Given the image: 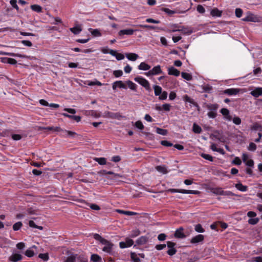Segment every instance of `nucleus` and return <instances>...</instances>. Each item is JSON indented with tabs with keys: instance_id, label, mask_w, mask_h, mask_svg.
<instances>
[{
	"instance_id": "obj_1",
	"label": "nucleus",
	"mask_w": 262,
	"mask_h": 262,
	"mask_svg": "<svg viewBox=\"0 0 262 262\" xmlns=\"http://www.w3.org/2000/svg\"><path fill=\"white\" fill-rule=\"evenodd\" d=\"M134 80L143 86L147 91H151L149 82L144 78L141 76H137L134 78Z\"/></svg>"
},
{
	"instance_id": "obj_2",
	"label": "nucleus",
	"mask_w": 262,
	"mask_h": 262,
	"mask_svg": "<svg viewBox=\"0 0 262 262\" xmlns=\"http://www.w3.org/2000/svg\"><path fill=\"white\" fill-rule=\"evenodd\" d=\"M211 192L216 195L233 196L234 193L230 191H224L221 187H215L211 189Z\"/></svg>"
},
{
	"instance_id": "obj_3",
	"label": "nucleus",
	"mask_w": 262,
	"mask_h": 262,
	"mask_svg": "<svg viewBox=\"0 0 262 262\" xmlns=\"http://www.w3.org/2000/svg\"><path fill=\"white\" fill-rule=\"evenodd\" d=\"M63 262H76V254L68 251L67 256L62 258Z\"/></svg>"
},
{
	"instance_id": "obj_4",
	"label": "nucleus",
	"mask_w": 262,
	"mask_h": 262,
	"mask_svg": "<svg viewBox=\"0 0 262 262\" xmlns=\"http://www.w3.org/2000/svg\"><path fill=\"white\" fill-rule=\"evenodd\" d=\"M102 244L104 245V247L102 248V250L104 252L110 254L112 253L113 247L114 246L112 243L106 239V242L102 243Z\"/></svg>"
},
{
	"instance_id": "obj_5",
	"label": "nucleus",
	"mask_w": 262,
	"mask_h": 262,
	"mask_svg": "<svg viewBox=\"0 0 262 262\" xmlns=\"http://www.w3.org/2000/svg\"><path fill=\"white\" fill-rule=\"evenodd\" d=\"M167 245L168 248V250L167 251V254L170 256H172L175 254L177 252V250L174 248L176 244L171 242H167Z\"/></svg>"
},
{
	"instance_id": "obj_6",
	"label": "nucleus",
	"mask_w": 262,
	"mask_h": 262,
	"mask_svg": "<svg viewBox=\"0 0 262 262\" xmlns=\"http://www.w3.org/2000/svg\"><path fill=\"white\" fill-rule=\"evenodd\" d=\"M244 21L257 22L258 17L251 12H248L247 15L242 19Z\"/></svg>"
},
{
	"instance_id": "obj_7",
	"label": "nucleus",
	"mask_w": 262,
	"mask_h": 262,
	"mask_svg": "<svg viewBox=\"0 0 262 262\" xmlns=\"http://www.w3.org/2000/svg\"><path fill=\"white\" fill-rule=\"evenodd\" d=\"M134 244V241L130 238H127L125 242H121L119 243L121 248H126L131 247Z\"/></svg>"
},
{
	"instance_id": "obj_8",
	"label": "nucleus",
	"mask_w": 262,
	"mask_h": 262,
	"mask_svg": "<svg viewBox=\"0 0 262 262\" xmlns=\"http://www.w3.org/2000/svg\"><path fill=\"white\" fill-rule=\"evenodd\" d=\"M184 229L183 227H180L177 229L174 233V237L177 238H184L186 237V235L183 232Z\"/></svg>"
},
{
	"instance_id": "obj_9",
	"label": "nucleus",
	"mask_w": 262,
	"mask_h": 262,
	"mask_svg": "<svg viewBox=\"0 0 262 262\" xmlns=\"http://www.w3.org/2000/svg\"><path fill=\"white\" fill-rule=\"evenodd\" d=\"M105 115L107 118L112 119H116L118 120H120L121 118H123V116L119 113H113L111 112H107V113H106Z\"/></svg>"
},
{
	"instance_id": "obj_10",
	"label": "nucleus",
	"mask_w": 262,
	"mask_h": 262,
	"mask_svg": "<svg viewBox=\"0 0 262 262\" xmlns=\"http://www.w3.org/2000/svg\"><path fill=\"white\" fill-rule=\"evenodd\" d=\"M23 256L20 254L14 253L9 257V260L12 262H17L21 260Z\"/></svg>"
},
{
	"instance_id": "obj_11",
	"label": "nucleus",
	"mask_w": 262,
	"mask_h": 262,
	"mask_svg": "<svg viewBox=\"0 0 262 262\" xmlns=\"http://www.w3.org/2000/svg\"><path fill=\"white\" fill-rule=\"evenodd\" d=\"M183 100L186 103H189L190 104H192L193 106L197 107H199L198 103L196 102H195L193 99L190 98L187 95H185L183 96Z\"/></svg>"
},
{
	"instance_id": "obj_12",
	"label": "nucleus",
	"mask_w": 262,
	"mask_h": 262,
	"mask_svg": "<svg viewBox=\"0 0 262 262\" xmlns=\"http://www.w3.org/2000/svg\"><path fill=\"white\" fill-rule=\"evenodd\" d=\"M117 88L120 89H126V85L122 81H116L113 83L112 88L114 90H116Z\"/></svg>"
},
{
	"instance_id": "obj_13",
	"label": "nucleus",
	"mask_w": 262,
	"mask_h": 262,
	"mask_svg": "<svg viewBox=\"0 0 262 262\" xmlns=\"http://www.w3.org/2000/svg\"><path fill=\"white\" fill-rule=\"evenodd\" d=\"M220 113L224 116L225 119L228 121L232 119L231 116L230 115V111L226 108H223L220 110Z\"/></svg>"
},
{
	"instance_id": "obj_14",
	"label": "nucleus",
	"mask_w": 262,
	"mask_h": 262,
	"mask_svg": "<svg viewBox=\"0 0 262 262\" xmlns=\"http://www.w3.org/2000/svg\"><path fill=\"white\" fill-rule=\"evenodd\" d=\"M204 239V236L203 235L199 234L194 237H193L190 241V243L191 244H198L200 242L203 241Z\"/></svg>"
},
{
	"instance_id": "obj_15",
	"label": "nucleus",
	"mask_w": 262,
	"mask_h": 262,
	"mask_svg": "<svg viewBox=\"0 0 262 262\" xmlns=\"http://www.w3.org/2000/svg\"><path fill=\"white\" fill-rule=\"evenodd\" d=\"M250 94L254 97H258L262 95V88H256L251 91Z\"/></svg>"
},
{
	"instance_id": "obj_16",
	"label": "nucleus",
	"mask_w": 262,
	"mask_h": 262,
	"mask_svg": "<svg viewBox=\"0 0 262 262\" xmlns=\"http://www.w3.org/2000/svg\"><path fill=\"white\" fill-rule=\"evenodd\" d=\"M134 31H135L132 29H123L119 31V32H118V34L120 36L124 35H132L133 34Z\"/></svg>"
},
{
	"instance_id": "obj_17",
	"label": "nucleus",
	"mask_w": 262,
	"mask_h": 262,
	"mask_svg": "<svg viewBox=\"0 0 262 262\" xmlns=\"http://www.w3.org/2000/svg\"><path fill=\"white\" fill-rule=\"evenodd\" d=\"M155 169L162 174H166L168 172L167 167L165 165L157 166Z\"/></svg>"
},
{
	"instance_id": "obj_18",
	"label": "nucleus",
	"mask_w": 262,
	"mask_h": 262,
	"mask_svg": "<svg viewBox=\"0 0 262 262\" xmlns=\"http://www.w3.org/2000/svg\"><path fill=\"white\" fill-rule=\"evenodd\" d=\"M76 262H88V258L84 254H76Z\"/></svg>"
},
{
	"instance_id": "obj_19",
	"label": "nucleus",
	"mask_w": 262,
	"mask_h": 262,
	"mask_svg": "<svg viewBox=\"0 0 262 262\" xmlns=\"http://www.w3.org/2000/svg\"><path fill=\"white\" fill-rule=\"evenodd\" d=\"M239 92V90L237 89L231 88L228 89L224 91V93L229 96L235 95Z\"/></svg>"
},
{
	"instance_id": "obj_20",
	"label": "nucleus",
	"mask_w": 262,
	"mask_h": 262,
	"mask_svg": "<svg viewBox=\"0 0 262 262\" xmlns=\"http://www.w3.org/2000/svg\"><path fill=\"white\" fill-rule=\"evenodd\" d=\"M168 74L169 75L178 76L180 75V72L174 67H171L168 69Z\"/></svg>"
},
{
	"instance_id": "obj_21",
	"label": "nucleus",
	"mask_w": 262,
	"mask_h": 262,
	"mask_svg": "<svg viewBox=\"0 0 262 262\" xmlns=\"http://www.w3.org/2000/svg\"><path fill=\"white\" fill-rule=\"evenodd\" d=\"M125 56L129 60L133 61L136 60L139 57L138 54L133 53H126Z\"/></svg>"
},
{
	"instance_id": "obj_22",
	"label": "nucleus",
	"mask_w": 262,
	"mask_h": 262,
	"mask_svg": "<svg viewBox=\"0 0 262 262\" xmlns=\"http://www.w3.org/2000/svg\"><path fill=\"white\" fill-rule=\"evenodd\" d=\"M222 14V11L219 10L216 8H214L211 10L210 14L213 17H221Z\"/></svg>"
},
{
	"instance_id": "obj_23",
	"label": "nucleus",
	"mask_w": 262,
	"mask_h": 262,
	"mask_svg": "<svg viewBox=\"0 0 262 262\" xmlns=\"http://www.w3.org/2000/svg\"><path fill=\"white\" fill-rule=\"evenodd\" d=\"M107 174H111L112 177L111 178V180H114V181H118V178H123V176L118 173H115L112 171H108L107 172Z\"/></svg>"
},
{
	"instance_id": "obj_24",
	"label": "nucleus",
	"mask_w": 262,
	"mask_h": 262,
	"mask_svg": "<svg viewBox=\"0 0 262 262\" xmlns=\"http://www.w3.org/2000/svg\"><path fill=\"white\" fill-rule=\"evenodd\" d=\"M148 237L146 236H142L138 238L136 241V243L138 245H142L146 243L148 241Z\"/></svg>"
},
{
	"instance_id": "obj_25",
	"label": "nucleus",
	"mask_w": 262,
	"mask_h": 262,
	"mask_svg": "<svg viewBox=\"0 0 262 262\" xmlns=\"http://www.w3.org/2000/svg\"><path fill=\"white\" fill-rule=\"evenodd\" d=\"M70 30L74 34L77 35L79 34L82 31V28L80 25H76V26L70 28Z\"/></svg>"
},
{
	"instance_id": "obj_26",
	"label": "nucleus",
	"mask_w": 262,
	"mask_h": 262,
	"mask_svg": "<svg viewBox=\"0 0 262 262\" xmlns=\"http://www.w3.org/2000/svg\"><path fill=\"white\" fill-rule=\"evenodd\" d=\"M61 135L63 137H73L74 135H75L76 134V133H75L74 132H72V131H69V130H62V129H61Z\"/></svg>"
},
{
	"instance_id": "obj_27",
	"label": "nucleus",
	"mask_w": 262,
	"mask_h": 262,
	"mask_svg": "<svg viewBox=\"0 0 262 262\" xmlns=\"http://www.w3.org/2000/svg\"><path fill=\"white\" fill-rule=\"evenodd\" d=\"M209 112H216L219 107V105L217 104H208L206 106Z\"/></svg>"
},
{
	"instance_id": "obj_28",
	"label": "nucleus",
	"mask_w": 262,
	"mask_h": 262,
	"mask_svg": "<svg viewBox=\"0 0 262 262\" xmlns=\"http://www.w3.org/2000/svg\"><path fill=\"white\" fill-rule=\"evenodd\" d=\"M62 115L66 117L75 120L77 122H79L81 120V117L79 116L71 115L67 113H62Z\"/></svg>"
},
{
	"instance_id": "obj_29",
	"label": "nucleus",
	"mask_w": 262,
	"mask_h": 262,
	"mask_svg": "<svg viewBox=\"0 0 262 262\" xmlns=\"http://www.w3.org/2000/svg\"><path fill=\"white\" fill-rule=\"evenodd\" d=\"M140 70L147 71L150 69V66L145 63V62H142L138 67Z\"/></svg>"
},
{
	"instance_id": "obj_30",
	"label": "nucleus",
	"mask_w": 262,
	"mask_h": 262,
	"mask_svg": "<svg viewBox=\"0 0 262 262\" xmlns=\"http://www.w3.org/2000/svg\"><path fill=\"white\" fill-rule=\"evenodd\" d=\"M154 75H158L162 73V71L161 69V67L159 65L154 67L151 70Z\"/></svg>"
},
{
	"instance_id": "obj_31",
	"label": "nucleus",
	"mask_w": 262,
	"mask_h": 262,
	"mask_svg": "<svg viewBox=\"0 0 262 262\" xmlns=\"http://www.w3.org/2000/svg\"><path fill=\"white\" fill-rule=\"evenodd\" d=\"M153 89L154 90L155 95L156 96H160L162 92V89L159 85H154L153 86Z\"/></svg>"
},
{
	"instance_id": "obj_32",
	"label": "nucleus",
	"mask_w": 262,
	"mask_h": 262,
	"mask_svg": "<svg viewBox=\"0 0 262 262\" xmlns=\"http://www.w3.org/2000/svg\"><path fill=\"white\" fill-rule=\"evenodd\" d=\"M116 211L117 212H118L119 213L123 214H125L126 215H136L137 214L136 212H132V211H125V210H121V209H117Z\"/></svg>"
},
{
	"instance_id": "obj_33",
	"label": "nucleus",
	"mask_w": 262,
	"mask_h": 262,
	"mask_svg": "<svg viewBox=\"0 0 262 262\" xmlns=\"http://www.w3.org/2000/svg\"><path fill=\"white\" fill-rule=\"evenodd\" d=\"M235 187L237 189L242 192H245L247 190V186L243 185L240 183L235 184Z\"/></svg>"
},
{
	"instance_id": "obj_34",
	"label": "nucleus",
	"mask_w": 262,
	"mask_h": 262,
	"mask_svg": "<svg viewBox=\"0 0 262 262\" xmlns=\"http://www.w3.org/2000/svg\"><path fill=\"white\" fill-rule=\"evenodd\" d=\"M31 9L36 12L40 13L42 12V7L38 5H32L31 6Z\"/></svg>"
},
{
	"instance_id": "obj_35",
	"label": "nucleus",
	"mask_w": 262,
	"mask_h": 262,
	"mask_svg": "<svg viewBox=\"0 0 262 262\" xmlns=\"http://www.w3.org/2000/svg\"><path fill=\"white\" fill-rule=\"evenodd\" d=\"M126 83L128 85V87L132 90H133V91H136V89H137V85L134 83V82H133L132 81L130 80H127L126 81Z\"/></svg>"
},
{
	"instance_id": "obj_36",
	"label": "nucleus",
	"mask_w": 262,
	"mask_h": 262,
	"mask_svg": "<svg viewBox=\"0 0 262 262\" xmlns=\"http://www.w3.org/2000/svg\"><path fill=\"white\" fill-rule=\"evenodd\" d=\"M94 238L100 242L101 244L102 243H105L106 242V239L103 238L101 236H100L99 234L95 233L94 235Z\"/></svg>"
},
{
	"instance_id": "obj_37",
	"label": "nucleus",
	"mask_w": 262,
	"mask_h": 262,
	"mask_svg": "<svg viewBox=\"0 0 262 262\" xmlns=\"http://www.w3.org/2000/svg\"><path fill=\"white\" fill-rule=\"evenodd\" d=\"M192 130L196 134H200L202 130L201 127L196 123L193 124Z\"/></svg>"
},
{
	"instance_id": "obj_38",
	"label": "nucleus",
	"mask_w": 262,
	"mask_h": 262,
	"mask_svg": "<svg viewBox=\"0 0 262 262\" xmlns=\"http://www.w3.org/2000/svg\"><path fill=\"white\" fill-rule=\"evenodd\" d=\"M181 76H182V78H183L184 79H185L188 81H190V80H192V75L187 73L182 72Z\"/></svg>"
},
{
	"instance_id": "obj_39",
	"label": "nucleus",
	"mask_w": 262,
	"mask_h": 262,
	"mask_svg": "<svg viewBox=\"0 0 262 262\" xmlns=\"http://www.w3.org/2000/svg\"><path fill=\"white\" fill-rule=\"evenodd\" d=\"M156 133L159 135L165 136L167 134L168 132L166 129L156 127Z\"/></svg>"
},
{
	"instance_id": "obj_40",
	"label": "nucleus",
	"mask_w": 262,
	"mask_h": 262,
	"mask_svg": "<svg viewBox=\"0 0 262 262\" xmlns=\"http://www.w3.org/2000/svg\"><path fill=\"white\" fill-rule=\"evenodd\" d=\"M131 258L133 262H140L139 255L135 253H131Z\"/></svg>"
},
{
	"instance_id": "obj_41",
	"label": "nucleus",
	"mask_w": 262,
	"mask_h": 262,
	"mask_svg": "<svg viewBox=\"0 0 262 262\" xmlns=\"http://www.w3.org/2000/svg\"><path fill=\"white\" fill-rule=\"evenodd\" d=\"M29 225L30 227L38 229L40 230L43 229V227L42 226L36 225L33 221H30L29 222Z\"/></svg>"
},
{
	"instance_id": "obj_42",
	"label": "nucleus",
	"mask_w": 262,
	"mask_h": 262,
	"mask_svg": "<svg viewBox=\"0 0 262 262\" xmlns=\"http://www.w3.org/2000/svg\"><path fill=\"white\" fill-rule=\"evenodd\" d=\"M44 129L47 130H52L53 132H60L61 129L59 127L48 126L45 127Z\"/></svg>"
},
{
	"instance_id": "obj_43",
	"label": "nucleus",
	"mask_w": 262,
	"mask_h": 262,
	"mask_svg": "<svg viewBox=\"0 0 262 262\" xmlns=\"http://www.w3.org/2000/svg\"><path fill=\"white\" fill-rule=\"evenodd\" d=\"M91 259L93 262H98L101 260V258L98 254H93L91 255Z\"/></svg>"
},
{
	"instance_id": "obj_44",
	"label": "nucleus",
	"mask_w": 262,
	"mask_h": 262,
	"mask_svg": "<svg viewBox=\"0 0 262 262\" xmlns=\"http://www.w3.org/2000/svg\"><path fill=\"white\" fill-rule=\"evenodd\" d=\"M194 229L197 232L203 233L205 232V230L202 227V225L200 224H198L195 225Z\"/></svg>"
},
{
	"instance_id": "obj_45",
	"label": "nucleus",
	"mask_w": 262,
	"mask_h": 262,
	"mask_svg": "<svg viewBox=\"0 0 262 262\" xmlns=\"http://www.w3.org/2000/svg\"><path fill=\"white\" fill-rule=\"evenodd\" d=\"M200 155L202 158H203L205 160H208L211 162L213 161V157L209 154L202 153Z\"/></svg>"
},
{
	"instance_id": "obj_46",
	"label": "nucleus",
	"mask_w": 262,
	"mask_h": 262,
	"mask_svg": "<svg viewBox=\"0 0 262 262\" xmlns=\"http://www.w3.org/2000/svg\"><path fill=\"white\" fill-rule=\"evenodd\" d=\"M5 54L13 56V57H18L21 58H28V56L25 55H22L20 54H15L14 53H6Z\"/></svg>"
},
{
	"instance_id": "obj_47",
	"label": "nucleus",
	"mask_w": 262,
	"mask_h": 262,
	"mask_svg": "<svg viewBox=\"0 0 262 262\" xmlns=\"http://www.w3.org/2000/svg\"><path fill=\"white\" fill-rule=\"evenodd\" d=\"M23 226V224L21 222H18L15 223L13 226V229L14 231H18Z\"/></svg>"
},
{
	"instance_id": "obj_48",
	"label": "nucleus",
	"mask_w": 262,
	"mask_h": 262,
	"mask_svg": "<svg viewBox=\"0 0 262 262\" xmlns=\"http://www.w3.org/2000/svg\"><path fill=\"white\" fill-rule=\"evenodd\" d=\"M95 160L101 165H105L106 163V159L105 158H96Z\"/></svg>"
},
{
	"instance_id": "obj_49",
	"label": "nucleus",
	"mask_w": 262,
	"mask_h": 262,
	"mask_svg": "<svg viewBox=\"0 0 262 262\" xmlns=\"http://www.w3.org/2000/svg\"><path fill=\"white\" fill-rule=\"evenodd\" d=\"M251 129L254 130H259L261 131L262 126L257 123H255L252 126Z\"/></svg>"
},
{
	"instance_id": "obj_50",
	"label": "nucleus",
	"mask_w": 262,
	"mask_h": 262,
	"mask_svg": "<svg viewBox=\"0 0 262 262\" xmlns=\"http://www.w3.org/2000/svg\"><path fill=\"white\" fill-rule=\"evenodd\" d=\"M168 94L166 91H162V93L159 96V99L160 100H165L167 98Z\"/></svg>"
},
{
	"instance_id": "obj_51",
	"label": "nucleus",
	"mask_w": 262,
	"mask_h": 262,
	"mask_svg": "<svg viewBox=\"0 0 262 262\" xmlns=\"http://www.w3.org/2000/svg\"><path fill=\"white\" fill-rule=\"evenodd\" d=\"M256 148H257L256 145L253 142H251L249 145L248 149L250 151H253L256 149Z\"/></svg>"
},
{
	"instance_id": "obj_52",
	"label": "nucleus",
	"mask_w": 262,
	"mask_h": 262,
	"mask_svg": "<svg viewBox=\"0 0 262 262\" xmlns=\"http://www.w3.org/2000/svg\"><path fill=\"white\" fill-rule=\"evenodd\" d=\"M243 13V10L241 8H236L235 10V15L238 18H239L242 16Z\"/></svg>"
},
{
	"instance_id": "obj_53",
	"label": "nucleus",
	"mask_w": 262,
	"mask_h": 262,
	"mask_svg": "<svg viewBox=\"0 0 262 262\" xmlns=\"http://www.w3.org/2000/svg\"><path fill=\"white\" fill-rule=\"evenodd\" d=\"M123 74V72L121 70H115L113 72V75L115 77H121Z\"/></svg>"
},
{
	"instance_id": "obj_54",
	"label": "nucleus",
	"mask_w": 262,
	"mask_h": 262,
	"mask_svg": "<svg viewBox=\"0 0 262 262\" xmlns=\"http://www.w3.org/2000/svg\"><path fill=\"white\" fill-rule=\"evenodd\" d=\"M140 234V231L138 229H136L132 231L130 236L131 237H135Z\"/></svg>"
},
{
	"instance_id": "obj_55",
	"label": "nucleus",
	"mask_w": 262,
	"mask_h": 262,
	"mask_svg": "<svg viewBox=\"0 0 262 262\" xmlns=\"http://www.w3.org/2000/svg\"><path fill=\"white\" fill-rule=\"evenodd\" d=\"M38 257L45 261H47L49 258L47 253H40L39 254Z\"/></svg>"
},
{
	"instance_id": "obj_56",
	"label": "nucleus",
	"mask_w": 262,
	"mask_h": 262,
	"mask_svg": "<svg viewBox=\"0 0 262 262\" xmlns=\"http://www.w3.org/2000/svg\"><path fill=\"white\" fill-rule=\"evenodd\" d=\"M25 254V255H26L27 256H28L29 257H31L34 256V252L33 250L29 249H27L26 251Z\"/></svg>"
},
{
	"instance_id": "obj_57",
	"label": "nucleus",
	"mask_w": 262,
	"mask_h": 262,
	"mask_svg": "<svg viewBox=\"0 0 262 262\" xmlns=\"http://www.w3.org/2000/svg\"><path fill=\"white\" fill-rule=\"evenodd\" d=\"M135 125L137 128L141 130L143 129L144 127L143 123L141 121H137V122H136Z\"/></svg>"
},
{
	"instance_id": "obj_58",
	"label": "nucleus",
	"mask_w": 262,
	"mask_h": 262,
	"mask_svg": "<svg viewBox=\"0 0 262 262\" xmlns=\"http://www.w3.org/2000/svg\"><path fill=\"white\" fill-rule=\"evenodd\" d=\"M259 221L258 218H251L248 220V223L251 225H255Z\"/></svg>"
},
{
	"instance_id": "obj_59",
	"label": "nucleus",
	"mask_w": 262,
	"mask_h": 262,
	"mask_svg": "<svg viewBox=\"0 0 262 262\" xmlns=\"http://www.w3.org/2000/svg\"><path fill=\"white\" fill-rule=\"evenodd\" d=\"M161 144L163 146H166V147H170L173 145L172 143H171V142H170L167 140L161 141Z\"/></svg>"
},
{
	"instance_id": "obj_60",
	"label": "nucleus",
	"mask_w": 262,
	"mask_h": 262,
	"mask_svg": "<svg viewBox=\"0 0 262 262\" xmlns=\"http://www.w3.org/2000/svg\"><path fill=\"white\" fill-rule=\"evenodd\" d=\"M171 105L168 103H165L162 105V110L169 112L170 110Z\"/></svg>"
},
{
	"instance_id": "obj_61",
	"label": "nucleus",
	"mask_w": 262,
	"mask_h": 262,
	"mask_svg": "<svg viewBox=\"0 0 262 262\" xmlns=\"http://www.w3.org/2000/svg\"><path fill=\"white\" fill-rule=\"evenodd\" d=\"M196 10L199 13H201V14H203L205 12V8L203 7V6H202L201 5H199L197 6Z\"/></svg>"
},
{
	"instance_id": "obj_62",
	"label": "nucleus",
	"mask_w": 262,
	"mask_h": 262,
	"mask_svg": "<svg viewBox=\"0 0 262 262\" xmlns=\"http://www.w3.org/2000/svg\"><path fill=\"white\" fill-rule=\"evenodd\" d=\"M233 122L236 125H239L241 123V119L238 117H234L232 119Z\"/></svg>"
},
{
	"instance_id": "obj_63",
	"label": "nucleus",
	"mask_w": 262,
	"mask_h": 262,
	"mask_svg": "<svg viewBox=\"0 0 262 262\" xmlns=\"http://www.w3.org/2000/svg\"><path fill=\"white\" fill-rule=\"evenodd\" d=\"M91 33L92 35L95 36H100L101 35V34L99 30L97 29H93Z\"/></svg>"
},
{
	"instance_id": "obj_64",
	"label": "nucleus",
	"mask_w": 262,
	"mask_h": 262,
	"mask_svg": "<svg viewBox=\"0 0 262 262\" xmlns=\"http://www.w3.org/2000/svg\"><path fill=\"white\" fill-rule=\"evenodd\" d=\"M232 163L235 165H239L242 163V161L239 158L235 157L232 161Z\"/></svg>"
}]
</instances>
